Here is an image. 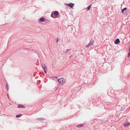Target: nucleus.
I'll return each mask as SVG.
<instances>
[{"label": "nucleus", "instance_id": "f257e3e1", "mask_svg": "<svg viewBox=\"0 0 130 130\" xmlns=\"http://www.w3.org/2000/svg\"><path fill=\"white\" fill-rule=\"evenodd\" d=\"M59 16V13L58 11H55L54 13L52 12L51 14V17L54 18H58Z\"/></svg>", "mask_w": 130, "mask_h": 130}, {"label": "nucleus", "instance_id": "f03ea898", "mask_svg": "<svg viewBox=\"0 0 130 130\" xmlns=\"http://www.w3.org/2000/svg\"><path fill=\"white\" fill-rule=\"evenodd\" d=\"M58 82L61 84L63 85L66 82L65 80L63 78H60L58 79Z\"/></svg>", "mask_w": 130, "mask_h": 130}, {"label": "nucleus", "instance_id": "7ed1b4c3", "mask_svg": "<svg viewBox=\"0 0 130 130\" xmlns=\"http://www.w3.org/2000/svg\"><path fill=\"white\" fill-rule=\"evenodd\" d=\"M94 40H91L90 42V43H88V44L85 45V47L86 48L89 47L90 46L92 45L94 43Z\"/></svg>", "mask_w": 130, "mask_h": 130}, {"label": "nucleus", "instance_id": "20e7f679", "mask_svg": "<svg viewBox=\"0 0 130 130\" xmlns=\"http://www.w3.org/2000/svg\"><path fill=\"white\" fill-rule=\"evenodd\" d=\"M66 5L70 7L71 8L73 9V7L74 5V4L73 3H71L68 4H66Z\"/></svg>", "mask_w": 130, "mask_h": 130}, {"label": "nucleus", "instance_id": "39448f33", "mask_svg": "<svg viewBox=\"0 0 130 130\" xmlns=\"http://www.w3.org/2000/svg\"><path fill=\"white\" fill-rule=\"evenodd\" d=\"M130 123L129 122H125L123 124V126L125 127H127L130 125Z\"/></svg>", "mask_w": 130, "mask_h": 130}, {"label": "nucleus", "instance_id": "423d86ee", "mask_svg": "<svg viewBox=\"0 0 130 130\" xmlns=\"http://www.w3.org/2000/svg\"><path fill=\"white\" fill-rule=\"evenodd\" d=\"M41 66L44 70H46V67L44 64H41Z\"/></svg>", "mask_w": 130, "mask_h": 130}, {"label": "nucleus", "instance_id": "0eeeda50", "mask_svg": "<svg viewBox=\"0 0 130 130\" xmlns=\"http://www.w3.org/2000/svg\"><path fill=\"white\" fill-rule=\"evenodd\" d=\"M120 40L119 39H117L114 41V43L115 44H117L120 42Z\"/></svg>", "mask_w": 130, "mask_h": 130}, {"label": "nucleus", "instance_id": "6e6552de", "mask_svg": "<svg viewBox=\"0 0 130 130\" xmlns=\"http://www.w3.org/2000/svg\"><path fill=\"white\" fill-rule=\"evenodd\" d=\"M39 20L41 22H44L46 21L45 19L43 17H42V18H40L39 19Z\"/></svg>", "mask_w": 130, "mask_h": 130}, {"label": "nucleus", "instance_id": "1a4fd4ad", "mask_svg": "<svg viewBox=\"0 0 130 130\" xmlns=\"http://www.w3.org/2000/svg\"><path fill=\"white\" fill-rule=\"evenodd\" d=\"M18 108H24V107L23 105L21 104H19L18 105Z\"/></svg>", "mask_w": 130, "mask_h": 130}, {"label": "nucleus", "instance_id": "9d476101", "mask_svg": "<svg viewBox=\"0 0 130 130\" xmlns=\"http://www.w3.org/2000/svg\"><path fill=\"white\" fill-rule=\"evenodd\" d=\"M37 120H39L42 121L44 120V119L42 118H38L37 119Z\"/></svg>", "mask_w": 130, "mask_h": 130}, {"label": "nucleus", "instance_id": "9b49d317", "mask_svg": "<svg viewBox=\"0 0 130 130\" xmlns=\"http://www.w3.org/2000/svg\"><path fill=\"white\" fill-rule=\"evenodd\" d=\"M127 10V8L126 7L124 8L122 10V13L124 12V10Z\"/></svg>", "mask_w": 130, "mask_h": 130}, {"label": "nucleus", "instance_id": "f8f14e48", "mask_svg": "<svg viewBox=\"0 0 130 130\" xmlns=\"http://www.w3.org/2000/svg\"><path fill=\"white\" fill-rule=\"evenodd\" d=\"M22 116V115L21 114H19L18 115H17L16 116V117L17 118H19L20 117H21Z\"/></svg>", "mask_w": 130, "mask_h": 130}, {"label": "nucleus", "instance_id": "ddd939ff", "mask_svg": "<svg viewBox=\"0 0 130 130\" xmlns=\"http://www.w3.org/2000/svg\"><path fill=\"white\" fill-rule=\"evenodd\" d=\"M83 126V125L82 124H80L77 125L76 127L78 128H79Z\"/></svg>", "mask_w": 130, "mask_h": 130}, {"label": "nucleus", "instance_id": "4468645a", "mask_svg": "<svg viewBox=\"0 0 130 130\" xmlns=\"http://www.w3.org/2000/svg\"><path fill=\"white\" fill-rule=\"evenodd\" d=\"M71 51V49H68L67 50L66 52V53H68V52L70 53V52Z\"/></svg>", "mask_w": 130, "mask_h": 130}, {"label": "nucleus", "instance_id": "2eb2a0df", "mask_svg": "<svg viewBox=\"0 0 130 130\" xmlns=\"http://www.w3.org/2000/svg\"><path fill=\"white\" fill-rule=\"evenodd\" d=\"M90 7L91 5H89L87 7V8L88 9V10H89L90 9Z\"/></svg>", "mask_w": 130, "mask_h": 130}, {"label": "nucleus", "instance_id": "dca6fc26", "mask_svg": "<svg viewBox=\"0 0 130 130\" xmlns=\"http://www.w3.org/2000/svg\"><path fill=\"white\" fill-rule=\"evenodd\" d=\"M6 88H7V90H8V85L7 84L6 85Z\"/></svg>", "mask_w": 130, "mask_h": 130}, {"label": "nucleus", "instance_id": "f3484780", "mask_svg": "<svg viewBox=\"0 0 130 130\" xmlns=\"http://www.w3.org/2000/svg\"><path fill=\"white\" fill-rule=\"evenodd\" d=\"M56 43H58V38H56Z\"/></svg>", "mask_w": 130, "mask_h": 130}, {"label": "nucleus", "instance_id": "a211bd4d", "mask_svg": "<svg viewBox=\"0 0 130 130\" xmlns=\"http://www.w3.org/2000/svg\"><path fill=\"white\" fill-rule=\"evenodd\" d=\"M73 56V55H71L70 56L69 58H71Z\"/></svg>", "mask_w": 130, "mask_h": 130}, {"label": "nucleus", "instance_id": "6ab92c4d", "mask_svg": "<svg viewBox=\"0 0 130 130\" xmlns=\"http://www.w3.org/2000/svg\"><path fill=\"white\" fill-rule=\"evenodd\" d=\"M130 56V52H129L128 54V56L129 57Z\"/></svg>", "mask_w": 130, "mask_h": 130}, {"label": "nucleus", "instance_id": "aec40b11", "mask_svg": "<svg viewBox=\"0 0 130 130\" xmlns=\"http://www.w3.org/2000/svg\"><path fill=\"white\" fill-rule=\"evenodd\" d=\"M44 71L45 72V73H46V70H44Z\"/></svg>", "mask_w": 130, "mask_h": 130}, {"label": "nucleus", "instance_id": "412c9836", "mask_svg": "<svg viewBox=\"0 0 130 130\" xmlns=\"http://www.w3.org/2000/svg\"><path fill=\"white\" fill-rule=\"evenodd\" d=\"M129 52H130V46H129Z\"/></svg>", "mask_w": 130, "mask_h": 130}, {"label": "nucleus", "instance_id": "4be33fe9", "mask_svg": "<svg viewBox=\"0 0 130 130\" xmlns=\"http://www.w3.org/2000/svg\"><path fill=\"white\" fill-rule=\"evenodd\" d=\"M7 96H8V98L9 99V96H8V94H7Z\"/></svg>", "mask_w": 130, "mask_h": 130}, {"label": "nucleus", "instance_id": "5701e85b", "mask_svg": "<svg viewBox=\"0 0 130 130\" xmlns=\"http://www.w3.org/2000/svg\"><path fill=\"white\" fill-rule=\"evenodd\" d=\"M55 77L56 78H57V77Z\"/></svg>", "mask_w": 130, "mask_h": 130}]
</instances>
